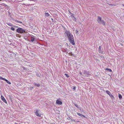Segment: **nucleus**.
Wrapping results in <instances>:
<instances>
[{"mask_svg":"<svg viewBox=\"0 0 124 124\" xmlns=\"http://www.w3.org/2000/svg\"><path fill=\"white\" fill-rule=\"evenodd\" d=\"M109 96L111 99H113L114 98V97L112 94H111Z\"/></svg>","mask_w":124,"mask_h":124,"instance_id":"4be33fe9","label":"nucleus"},{"mask_svg":"<svg viewBox=\"0 0 124 124\" xmlns=\"http://www.w3.org/2000/svg\"><path fill=\"white\" fill-rule=\"evenodd\" d=\"M118 97L119 99L121 100L122 99V95L120 94H118Z\"/></svg>","mask_w":124,"mask_h":124,"instance_id":"f3484780","label":"nucleus"},{"mask_svg":"<svg viewBox=\"0 0 124 124\" xmlns=\"http://www.w3.org/2000/svg\"><path fill=\"white\" fill-rule=\"evenodd\" d=\"M36 75L39 77H40L41 76V73L39 72H37L36 73Z\"/></svg>","mask_w":124,"mask_h":124,"instance_id":"ddd939ff","label":"nucleus"},{"mask_svg":"<svg viewBox=\"0 0 124 124\" xmlns=\"http://www.w3.org/2000/svg\"><path fill=\"white\" fill-rule=\"evenodd\" d=\"M13 27L15 28H17L18 27V26H16L13 25Z\"/></svg>","mask_w":124,"mask_h":124,"instance_id":"c756f323","label":"nucleus"},{"mask_svg":"<svg viewBox=\"0 0 124 124\" xmlns=\"http://www.w3.org/2000/svg\"><path fill=\"white\" fill-rule=\"evenodd\" d=\"M84 74L85 75H90V73L89 72H87L86 70H84L83 71Z\"/></svg>","mask_w":124,"mask_h":124,"instance_id":"0eeeda50","label":"nucleus"},{"mask_svg":"<svg viewBox=\"0 0 124 124\" xmlns=\"http://www.w3.org/2000/svg\"><path fill=\"white\" fill-rule=\"evenodd\" d=\"M71 120L72 121H74V122H75V120H74V119H71Z\"/></svg>","mask_w":124,"mask_h":124,"instance_id":"473e14b6","label":"nucleus"},{"mask_svg":"<svg viewBox=\"0 0 124 124\" xmlns=\"http://www.w3.org/2000/svg\"><path fill=\"white\" fill-rule=\"evenodd\" d=\"M16 31L18 33H23L26 32V30L23 29L22 28H19L17 29Z\"/></svg>","mask_w":124,"mask_h":124,"instance_id":"7ed1b4c3","label":"nucleus"},{"mask_svg":"<svg viewBox=\"0 0 124 124\" xmlns=\"http://www.w3.org/2000/svg\"><path fill=\"white\" fill-rule=\"evenodd\" d=\"M99 51H100V53H102L101 52V46H99Z\"/></svg>","mask_w":124,"mask_h":124,"instance_id":"b1692460","label":"nucleus"},{"mask_svg":"<svg viewBox=\"0 0 124 124\" xmlns=\"http://www.w3.org/2000/svg\"><path fill=\"white\" fill-rule=\"evenodd\" d=\"M35 40V38L33 37H31V40L32 42H33Z\"/></svg>","mask_w":124,"mask_h":124,"instance_id":"a211bd4d","label":"nucleus"},{"mask_svg":"<svg viewBox=\"0 0 124 124\" xmlns=\"http://www.w3.org/2000/svg\"><path fill=\"white\" fill-rule=\"evenodd\" d=\"M65 52H67V53H68L67 51H68V49L67 48H66L65 49Z\"/></svg>","mask_w":124,"mask_h":124,"instance_id":"bb28decb","label":"nucleus"},{"mask_svg":"<svg viewBox=\"0 0 124 124\" xmlns=\"http://www.w3.org/2000/svg\"><path fill=\"white\" fill-rule=\"evenodd\" d=\"M33 84L35 86H36L37 87H39L40 85V84H36L34 83H33Z\"/></svg>","mask_w":124,"mask_h":124,"instance_id":"9d476101","label":"nucleus"},{"mask_svg":"<svg viewBox=\"0 0 124 124\" xmlns=\"http://www.w3.org/2000/svg\"><path fill=\"white\" fill-rule=\"evenodd\" d=\"M65 75L68 78L69 77V75L67 74H65Z\"/></svg>","mask_w":124,"mask_h":124,"instance_id":"cd10ccee","label":"nucleus"},{"mask_svg":"<svg viewBox=\"0 0 124 124\" xmlns=\"http://www.w3.org/2000/svg\"><path fill=\"white\" fill-rule=\"evenodd\" d=\"M74 104L76 107L78 108H79V109L80 110H81V108L80 107V106H78L77 104L74 103Z\"/></svg>","mask_w":124,"mask_h":124,"instance_id":"6e6552de","label":"nucleus"},{"mask_svg":"<svg viewBox=\"0 0 124 124\" xmlns=\"http://www.w3.org/2000/svg\"><path fill=\"white\" fill-rule=\"evenodd\" d=\"M4 80L8 84H11V83L9 81H8L6 79H5V78H4Z\"/></svg>","mask_w":124,"mask_h":124,"instance_id":"4468645a","label":"nucleus"},{"mask_svg":"<svg viewBox=\"0 0 124 124\" xmlns=\"http://www.w3.org/2000/svg\"><path fill=\"white\" fill-rule=\"evenodd\" d=\"M106 93L108 94L109 95V96H110L111 94V93L109 91H108V90L106 91Z\"/></svg>","mask_w":124,"mask_h":124,"instance_id":"2eb2a0df","label":"nucleus"},{"mask_svg":"<svg viewBox=\"0 0 124 124\" xmlns=\"http://www.w3.org/2000/svg\"><path fill=\"white\" fill-rule=\"evenodd\" d=\"M72 19L74 21L76 22V19L75 18V17H74V16H72Z\"/></svg>","mask_w":124,"mask_h":124,"instance_id":"dca6fc26","label":"nucleus"},{"mask_svg":"<svg viewBox=\"0 0 124 124\" xmlns=\"http://www.w3.org/2000/svg\"><path fill=\"white\" fill-rule=\"evenodd\" d=\"M23 70H24L25 69V68L24 67H23Z\"/></svg>","mask_w":124,"mask_h":124,"instance_id":"e433bc0d","label":"nucleus"},{"mask_svg":"<svg viewBox=\"0 0 124 124\" xmlns=\"http://www.w3.org/2000/svg\"><path fill=\"white\" fill-rule=\"evenodd\" d=\"M73 89L74 90H75V89H76V87L75 86H73Z\"/></svg>","mask_w":124,"mask_h":124,"instance_id":"7c9ffc66","label":"nucleus"},{"mask_svg":"<svg viewBox=\"0 0 124 124\" xmlns=\"http://www.w3.org/2000/svg\"><path fill=\"white\" fill-rule=\"evenodd\" d=\"M4 78L2 77H1L0 76V79L4 80Z\"/></svg>","mask_w":124,"mask_h":124,"instance_id":"c85d7f7f","label":"nucleus"},{"mask_svg":"<svg viewBox=\"0 0 124 124\" xmlns=\"http://www.w3.org/2000/svg\"><path fill=\"white\" fill-rule=\"evenodd\" d=\"M77 114L78 116L81 117H85V116H84L82 114H81L80 113H77Z\"/></svg>","mask_w":124,"mask_h":124,"instance_id":"9b49d317","label":"nucleus"},{"mask_svg":"<svg viewBox=\"0 0 124 124\" xmlns=\"http://www.w3.org/2000/svg\"><path fill=\"white\" fill-rule=\"evenodd\" d=\"M67 119L68 120H70V119H71V118L70 117H69Z\"/></svg>","mask_w":124,"mask_h":124,"instance_id":"72a5a7b5","label":"nucleus"},{"mask_svg":"<svg viewBox=\"0 0 124 124\" xmlns=\"http://www.w3.org/2000/svg\"><path fill=\"white\" fill-rule=\"evenodd\" d=\"M60 99H57L56 101V103L58 105H61L62 104V102L60 101Z\"/></svg>","mask_w":124,"mask_h":124,"instance_id":"39448f33","label":"nucleus"},{"mask_svg":"<svg viewBox=\"0 0 124 124\" xmlns=\"http://www.w3.org/2000/svg\"><path fill=\"white\" fill-rule=\"evenodd\" d=\"M97 21L100 24H102L104 25H105V22L103 20L101 19V18L100 16H98Z\"/></svg>","mask_w":124,"mask_h":124,"instance_id":"20e7f679","label":"nucleus"},{"mask_svg":"<svg viewBox=\"0 0 124 124\" xmlns=\"http://www.w3.org/2000/svg\"><path fill=\"white\" fill-rule=\"evenodd\" d=\"M122 5H123V6H124V4H123Z\"/></svg>","mask_w":124,"mask_h":124,"instance_id":"58836bf2","label":"nucleus"},{"mask_svg":"<svg viewBox=\"0 0 124 124\" xmlns=\"http://www.w3.org/2000/svg\"><path fill=\"white\" fill-rule=\"evenodd\" d=\"M7 25H8L9 26H11L13 27V25H12V24L11 23H7Z\"/></svg>","mask_w":124,"mask_h":124,"instance_id":"5701e85b","label":"nucleus"},{"mask_svg":"<svg viewBox=\"0 0 124 124\" xmlns=\"http://www.w3.org/2000/svg\"><path fill=\"white\" fill-rule=\"evenodd\" d=\"M1 99L2 101L3 102H4L5 103L7 104V102L6 101V100H5L4 98L1 95Z\"/></svg>","mask_w":124,"mask_h":124,"instance_id":"423d86ee","label":"nucleus"},{"mask_svg":"<svg viewBox=\"0 0 124 124\" xmlns=\"http://www.w3.org/2000/svg\"><path fill=\"white\" fill-rule=\"evenodd\" d=\"M75 32L76 33L78 34V31L77 30L75 31Z\"/></svg>","mask_w":124,"mask_h":124,"instance_id":"2f4dec72","label":"nucleus"},{"mask_svg":"<svg viewBox=\"0 0 124 124\" xmlns=\"http://www.w3.org/2000/svg\"><path fill=\"white\" fill-rule=\"evenodd\" d=\"M41 112L40 110L39 109H36L34 110V112L35 115L37 116L41 117L42 114V113H40Z\"/></svg>","mask_w":124,"mask_h":124,"instance_id":"f03ea898","label":"nucleus"},{"mask_svg":"<svg viewBox=\"0 0 124 124\" xmlns=\"http://www.w3.org/2000/svg\"><path fill=\"white\" fill-rule=\"evenodd\" d=\"M68 12L71 15L70 17H72L73 15H74L73 14L70 12V11H69Z\"/></svg>","mask_w":124,"mask_h":124,"instance_id":"412c9836","label":"nucleus"},{"mask_svg":"<svg viewBox=\"0 0 124 124\" xmlns=\"http://www.w3.org/2000/svg\"><path fill=\"white\" fill-rule=\"evenodd\" d=\"M33 88L34 87L32 86L30 87L29 88L31 90L32 89H33Z\"/></svg>","mask_w":124,"mask_h":124,"instance_id":"393cba45","label":"nucleus"},{"mask_svg":"<svg viewBox=\"0 0 124 124\" xmlns=\"http://www.w3.org/2000/svg\"><path fill=\"white\" fill-rule=\"evenodd\" d=\"M15 124H18L17 123H16Z\"/></svg>","mask_w":124,"mask_h":124,"instance_id":"4c0bfd02","label":"nucleus"},{"mask_svg":"<svg viewBox=\"0 0 124 124\" xmlns=\"http://www.w3.org/2000/svg\"><path fill=\"white\" fill-rule=\"evenodd\" d=\"M50 15V14L46 12L45 14V16L46 18L49 16Z\"/></svg>","mask_w":124,"mask_h":124,"instance_id":"1a4fd4ad","label":"nucleus"},{"mask_svg":"<svg viewBox=\"0 0 124 124\" xmlns=\"http://www.w3.org/2000/svg\"><path fill=\"white\" fill-rule=\"evenodd\" d=\"M81 75H82V73L81 72H80L79 73Z\"/></svg>","mask_w":124,"mask_h":124,"instance_id":"f704fd0d","label":"nucleus"},{"mask_svg":"<svg viewBox=\"0 0 124 124\" xmlns=\"http://www.w3.org/2000/svg\"><path fill=\"white\" fill-rule=\"evenodd\" d=\"M11 29L12 31H14L15 30V29L13 27H11Z\"/></svg>","mask_w":124,"mask_h":124,"instance_id":"a878e982","label":"nucleus"},{"mask_svg":"<svg viewBox=\"0 0 124 124\" xmlns=\"http://www.w3.org/2000/svg\"><path fill=\"white\" fill-rule=\"evenodd\" d=\"M68 54L69 55H71V56H74V54H72V52H70V53H69Z\"/></svg>","mask_w":124,"mask_h":124,"instance_id":"aec40b11","label":"nucleus"},{"mask_svg":"<svg viewBox=\"0 0 124 124\" xmlns=\"http://www.w3.org/2000/svg\"><path fill=\"white\" fill-rule=\"evenodd\" d=\"M100 57H103V56L102 55H101V56H100Z\"/></svg>","mask_w":124,"mask_h":124,"instance_id":"c9c22d12","label":"nucleus"},{"mask_svg":"<svg viewBox=\"0 0 124 124\" xmlns=\"http://www.w3.org/2000/svg\"><path fill=\"white\" fill-rule=\"evenodd\" d=\"M65 33L66 34L70 42L72 45H74L75 44L73 35H72L70 32L69 31H65Z\"/></svg>","mask_w":124,"mask_h":124,"instance_id":"f257e3e1","label":"nucleus"},{"mask_svg":"<svg viewBox=\"0 0 124 124\" xmlns=\"http://www.w3.org/2000/svg\"><path fill=\"white\" fill-rule=\"evenodd\" d=\"M106 70H108V71L109 72H111L112 71V70L111 69L108 68H107L106 69Z\"/></svg>","mask_w":124,"mask_h":124,"instance_id":"6ab92c4d","label":"nucleus"},{"mask_svg":"<svg viewBox=\"0 0 124 124\" xmlns=\"http://www.w3.org/2000/svg\"><path fill=\"white\" fill-rule=\"evenodd\" d=\"M13 21H15L16 22L19 23H23L22 22H21L19 21H18V20H16L14 19L13 20Z\"/></svg>","mask_w":124,"mask_h":124,"instance_id":"f8f14e48","label":"nucleus"}]
</instances>
